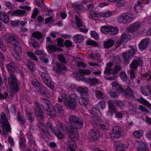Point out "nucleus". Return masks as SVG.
<instances>
[{
	"instance_id": "052dcab7",
	"label": "nucleus",
	"mask_w": 151,
	"mask_h": 151,
	"mask_svg": "<svg viewBox=\"0 0 151 151\" xmlns=\"http://www.w3.org/2000/svg\"><path fill=\"white\" fill-rule=\"evenodd\" d=\"M26 139L24 137H22L19 141V145L20 146L24 147H26Z\"/></svg>"
},
{
	"instance_id": "c03bdc74",
	"label": "nucleus",
	"mask_w": 151,
	"mask_h": 151,
	"mask_svg": "<svg viewBox=\"0 0 151 151\" xmlns=\"http://www.w3.org/2000/svg\"><path fill=\"white\" fill-rule=\"evenodd\" d=\"M32 83L33 86L36 89H39L41 85L40 83L36 79L34 78L32 81Z\"/></svg>"
},
{
	"instance_id": "6ab92c4d",
	"label": "nucleus",
	"mask_w": 151,
	"mask_h": 151,
	"mask_svg": "<svg viewBox=\"0 0 151 151\" xmlns=\"http://www.w3.org/2000/svg\"><path fill=\"white\" fill-rule=\"evenodd\" d=\"M91 73V72L88 69H79L78 73H76V77L78 78L79 80L83 79L85 78L84 75H89Z\"/></svg>"
},
{
	"instance_id": "a211bd4d",
	"label": "nucleus",
	"mask_w": 151,
	"mask_h": 151,
	"mask_svg": "<svg viewBox=\"0 0 151 151\" xmlns=\"http://www.w3.org/2000/svg\"><path fill=\"white\" fill-rule=\"evenodd\" d=\"M39 89V92L42 96L47 98H50L51 96V93L47 87L42 86Z\"/></svg>"
},
{
	"instance_id": "13d9d810",
	"label": "nucleus",
	"mask_w": 151,
	"mask_h": 151,
	"mask_svg": "<svg viewBox=\"0 0 151 151\" xmlns=\"http://www.w3.org/2000/svg\"><path fill=\"white\" fill-rule=\"evenodd\" d=\"M82 5L81 4L75 3L73 4L72 7L75 9H78L80 10L82 9Z\"/></svg>"
},
{
	"instance_id": "58836bf2",
	"label": "nucleus",
	"mask_w": 151,
	"mask_h": 151,
	"mask_svg": "<svg viewBox=\"0 0 151 151\" xmlns=\"http://www.w3.org/2000/svg\"><path fill=\"white\" fill-rule=\"evenodd\" d=\"M75 19L76 26L78 27H86L85 25L83 24L81 20L78 17L75 16Z\"/></svg>"
},
{
	"instance_id": "9d476101",
	"label": "nucleus",
	"mask_w": 151,
	"mask_h": 151,
	"mask_svg": "<svg viewBox=\"0 0 151 151\" xmlns=\"http://www.w3.org/2000/svg\"><path fill=\"white\" fill-rule=\"evenodd\" d=\"M41 76L43 82L47 86L51 88H54V83L46 72H42L41 73Z\"/></svg>"
},
{
	"instance_id": "864d4df0",
	"label": "nucleus",
	"mask_w": 151,
	"mask_h": 151,
	"mask_svg": "<svg viewBox=\"0 0 151 151\" xmlns=\"http://www.w3.org/2000/svg\"><path fill=\"white\" fill-rule=\"evenodd\" d=\"M119 76L121 79L123 81H126L127 76L124 71L121 72L119 74Z\"/></svg>"
},
{
	"instance_id": "a878e982",
	"label": "nucleus",
	"mask_w": 151,
	"mask_h": 151,
	"mask_svg": "<svg viewBox=\"0 0 151 151\" xmlns=\"http://www.w3.org/2000/svg\"><path fill=\"white\" fill-rule=\"evenodd\" d=\"M56 67L54 68V70L59 74H60L62 71L66 70L67 69L66 66L63 65L58 62L56 63Z\"/></svg>"
},
{
	"instance_id": "3c124183",
	"label": "nucleus",
	"mask_w": 151,
	"mask_h": 151,
	"mask_svg": "<svg viewBox=\"0 0 151 151\" xmlns=\"http://www.w3.org/2000/svg\"><path fill=\"white\" fill-rule=\"evenodd\" d=\"M78 118L76 116L72 115L69 118V123L71 124H74Z\"/></svg>"
},
{
	"instance_id": "f704fd0d",
	"label": "nucleus",
	"mask_w": 151,
	"mask_h": 151,
	"mask_svg": "<svg viewBox=\"0 0 151 151\" xmlns=\"http://www.w3.org/2000/svg\"><path fill=\"white\" fill-rule=\"evenodd\" d=\"M84 39L83 36L81 35L76 34L73 37V41L76 43L83 42Z\"/></svg>"
},
{
	"instance_id": "680f3d73",
	"label": "nucleus",
	"mask_w": 151,
	"mask_h": 151,
	"mask_svg": "<svg viewBox=\"0 0 151 151\" xmlns=\"http://www.w3.org/2000/svg\"><path fill=\"white\" fill-rule=\"evenodd\" d=\"M91 37L95 40H98L99 39V36L97 33L94 31H91L90 32Z\"/></svg>"
},
{
	"instance_id": "f3484780",
	"label": "nucleus",
	"mask_w": 151,
	"mask_h": 151,
	"mask_svg": "<svg viewBox=\"0 0 151 151\" xmlns=\"http://www.w3.org/2000/svg\"><path fill=\"white\" fill-rule=\"evenodd\" d=\"M150 42V39L148 37L142 39L138 45L139 50L142 51H144L149 46Z\"/></svg>"
},
{
	"instance_id": "f257e3e1",
	"label": "nucleus",
	"mask_w": 151,
	"mask_h": 151,
	"mask_svg": "<svg viewBox=\"0 0 151 151\" xmlns=\"http://www.w3.org/2000/svg\"><path fill=\"white\" fill-rule=\"evenodd\" d=\"M90 113L92 115V116L95 118L92 123L93 127L104 131L106 132L109 130L110 126L108 124L101 123L100 121V117L101 115V113L95 106L92 107L90 110Z\"/></svg>"
},
{
	"instance_id": "473e14b6",
	"label": "nucleus",
	"mask_w": 151,
	"mask_h": 151,
	"mask_svg": "<svg viewBox=\"0 0 151 151\" xmlns=\"http://www.w3.org/2000/svg\"><path fill=\"white\" fill-rule=\"evenodd\" d=\"M84 123V122L83 119L78 117L74 124L75 126V127L77 129H81Z\"/></svg>"
},
{
	"instance_id": "c9c22d12",
	"label": "nucleus",
	"mask_w": 151,
	"mask_h": 151,
	"mask_svg": "<svg viewBox=\"0 0 151 151\" xmlns=\"http://www.w3.org/2000/svg\"><path fill=\"white\" fill-rule=\"evenodd\" d=\"M26 13V12L24 10H21L20 9L16 10L13 11L12 13V15L22 16Z\"/></svg>"
},
{
	"instance_id": "774afa93",
	"label": "nucleus",
	"mask_w": 151,
	"mask_h": 151,
	"mask_svg": "<svg viewBox=\"0 0 151 151\" xmlns=\"http://www.w3.org/2000/svg\"><path fill=\"white\" fill-rule=\"evenodd\" d=\"M72 45V42L70 40H66L64 43V45L66 48L70 47Z\"/></svg>"
},
{
	"instance_id": "2f4dec72",
	"label": "nucleus",
	"mask_w": 151,
	"mask_h": 151,
	"mask_svg": "<svg viewBox=\"0 0 151 151\" xmlns=\"http://www.w3.org/2000/svg\"><path fill=\"white\" fill-rule=\"evenodd\" d=\"M27 139H28L29 144L30 146H34L35 147L37 146L36 141L33 137L32 135L31 134L29 133L27 136Z\"/></svg>"
},
{
	"instance_id": "dca6fc26",
	"label": "nucleus",
	"mask_w": 151,
	"mask_h": 151,
	"mask_svg": "<svg viewBox=\"0 0 151 151\" xmlns=\"http://www.w3.org/2000/svg\"><path fill=\"white\" fill-rule=\"evenodd\" d=\"M63 111V105L59 103L56 104L54 107H52V112H50L49 115L53 117L56 115V113H61Z\"/></svg>"
},
{
	"instance_id": "e433bc0d",
	"label": "nucleus",
	"mask_w": 151,
	"mask_h": 151,
	"mask_svg": "<svg viewBox=\"0 0 151 151\" xmlns=\"http://www.w3.org/2000/svg\"><path fill=\"white\" fill-rule=\"evenodd\" d=\"M86 82L91 86H93L99 83L98 80L96 78H88Z\"/></svg>"
},
{
	"instance_id": "72a5a7b5",
	"label": "nucleus",
	"mask_w": 151,
	"mask_h": 151,
	"mask_svg": "<svg viewBox=\"0 0 151 151\" xmlns=\"http://www.w3.org/2000/svg\"><path fill=\"white\" fill-rule=\"evenodd\" d=\"M118 29L112 26L109 27L108 28V32L110 35H114L116 34L118 32Z\"/></svg>"
},
{
	"instance_id": "79ce46f5",
	"label": "nucleus",
	"mask_w": 151,
	"mask_h": 151,
	"mask_svg": "<svg viewBox=\"0 0 151 151\" xmlns=\"http://www.w3.org/2000/svg\"><path fill=\"white\" fill-rule=\"evenodd\" d=\"M20 114V112H18V115H17V120L19 123L20 124L22 125H24L26 123V119L24 117H22L19 114Z\"/></svg>"
},
{
	"instance_id": "423d86ee",
	"label": "nucleus",
	"mask_w": 151,
	"mask_h": 151,
	"mask_svg": "<svg viewBox=\"0 0 151 151\" xmlns=\"http://www.w3.org/2000/svg\"><path fill=\"white\" fill-rule=\"evenodd\" d=\"M1 116L0 122L3 130H5L7 132L10 133L11 132L10 124L6 114L4 113H2Z\"/></svg>"
},
{
	"instance_id": "e2e57ef3",
	"label": "nucleus",
	"mask_w": 151,
	"mask_h": 151,
	"mask_svg": "<svg viewBox=\"0 0 151 151\" xmlns=\"http://www.w3.org/2000/svg\"><path fill=\"white\" fill-rule=\"evenodd\" d=\"M86 44L87 45H91L94 47L97 46L98 45L97 42L91 40L87 41L86 42Z\"/></svg>"
},
{
	"instance_id": "de8ad7c7",
	"label": "nucleus",
	"mask_w": 151,
	"mask_h": 151,
	"mask_svg": "<svg viewBox=\"0 0 151 151\" xmlns=\"http://www.w3.org/2000/svg\"><path fill=\"white\" fill-rule=\"evenodd\" d=\"M122 70L121 67L118 65H116L115 66L114 70L112 72V74H117L119 71Z\"/></svg>"
},
{
	"instance_id": "c756f323",
	"label": "nucleus",
	"mask_w": 151,
	"mask_h": 151,
	"mask_svg": "<svg viewBox=\"0 0 151 151\" xmlns=\"http://www.w3.org/2000/svg\"><path fill=\"white\" fill-rule=\"evenodd\" d=\"M114 43V40L111 39H109L104 42V47L105 48L109 49L112 47L113 46Z\"/></svg>"
},
{
	"instance_id": "5fc2aeb1",
	"label": "nucleus",
	"mask_w": 151,
	"mask_h": 151,
	"mask_svg": "<svg viewBox=\"0 0 151 151\" xmlns=\"http://www.w3.org/2000/svg\"><path fill=\"white\" fill-rule=\"evenodd\" d=\"M115 103L116 104V106L121 109H122L125 106L124 103L122 101H116Z\"/></svg>"
},
{
	"instance_id": "f03ea898",
	"label": "nucleus",
	"mask_w": 151,
	"mask_h": 151,
	"mask_svg": "<svg viewBox=\"0 0 151 151\" xmlns=\"http://www.w3.org/2000/svg\"><path fill=\"white\" fill-rule=\"evenodd\" d=\"M77 96L75 93H72L68 96L67 94L63 93L61 97L64 98V104L68 109L75 110L77 108V102L76 98Z\"/></svg>"
},
{
	"instance_id": "8fccbe9b",
	"label": "nucleus",
	"mask_w": 151,
	"mask_h": 151,
	"mask_svg": "<svg viewBox=\"0 0 151 151\" xmlns=\"http://www.w3.org/2000/svg\"><path fill=\"white\" fill-rule=\"evenodd\" d=\"M111 2H117L116 6L117 7H121L124 5V2L123 0H110Z\"/></svg>"
},
{
	"instance_id": "2eb2a0df",
	"label": "nucleus",
	"mask_w": 151,
	"mask_h": 151,
	"mask_svg": "<svg viewBox=\"0 0 151 151\" xmlns=\"http://www.w3.org/2000/svg\"><path fill=\"white\" fill-rule=\"evenodd\" d=\"M46 49L49 54H53L57 52H62L63 49L58 47L56 45L49 44L46 46Z\"/></svg>"
},
{
	"instance_id": "c85d7f7f",
	"label": "nucleus",
	"mask_w": 151,
	"mask_h": 151,
	"mask_svg": "<svg viewBox=\"0 0 151 151\" xmlns=\"http://www.w3.org/2000/svg\"><path fill=\"white\" fill-rule=\"evenodd\" d=\"M32 35V37L35 39L38 40L41 39V42H42V39L43 38V35L42 32L39 31H36L33 32Z\"/></svg>"
},
{
	"instance_id": "ddd939ff",
	"label": "nucleus",
	"mask_w": 151,
	"mask_h": 151,
	"mask_svg": "<svg viewBox=\"0 0 151 151\" xmlns=\"http://www.w3.org/2000/svg\"><path fill=\"white\" fill-rule=\"evenodd\" d=\"M88 136L89 139L92 141L98 140L100 136L99 132L95 129L89 130L88 132Z\"/></svg>"
},
{
	"instance_id": "412c9836",
	"label": "nucleus",
	"mask_w": 151,
	"mask_h": 151,
	"mask_svg": "<svg viewBox=\"0 0 151 151\" xmlns=\"http://www.w3.org/2000/svg\"><path fill=\"white\" fill-rule=\"evenodd\" d=\"M114 146L116 148L115 151H126L125 149L127 147V145L123 144L116 141L114 142Z\"/></svg>"
},
{
	"instance_id": "6e6d98bb",
	"label": "nucleus",
	"mask_w": 151,
	"mask_h": 151,
	"mask_svg": "<svg viewBox=\"0 0 151 151\" xmlns=\"http://www.w3.org/2000/svg\"><path fill=\"white\" fill-rule=\"evenodd\" d=\"M58 46L59 47H63L64 45V40L61 38H58L57 39Z\"/></svg>"
},
{
	"instance_id": "ea45409f",
	"label": "nucleus",
	"mask_w": 151,
	"mask_h": 151,
	"mask_svg": "<svg viewBox=\"0 0 151 151\" xmlns=\"http://www.w3.org/2000/svg\"><path fill=\"white\" fill-rule=\"evenodd\" d=\"M6 68L9 72L12 73L15 70V65L12 62H10L6 65Z\"/></svg>"
},
{
	"instance_id": "cd10ccee",
	"label": "nucleus",
	"mask_w": 151,
	"mask_h": 151,
	"mask_svg": "<svg viewBox=\"0 0 151 151\" xmlns=\"http://www.w3.org/2000/svg\"><path fill=\"white\" fill-rule=\"evenodd\" d=\"M18 42V40L17 38L15 35L10 34L6 39V42L8 43H12V42Z\"/></svg>"
},
{
	"instance_id": "37998d69",
	"label": "nucleus",
	"mask_w": 151,
	"mask_h": 151,
	"mask_svg": "<svg viewBox=\"0 0 151 151\" xmlns=\"http://www.w3.org/2000/svg\"><path fill=\"white\" fill-rule=\"evenodd\" d=\"M143 130L140 129L134 132L133 133V135L136 138H139L143 135Z\"/></svg>"
},
{
	"instance_id": "393cba45",
	"label": "nucleus",
	"mask_w": 151,
	"mask_h": 151,
	"mask_svg": "<svg viewBox=\"0 0 151 151\" xmlns=\"http://www.w3.org/2000/svg\"><path fill=\"white\" fill-rule=\"evenodd\" d=\"M77 140L71 139L68 141L67 144V151H76V144L75 141ZM80 151H82L81 150Z\"/></svg>"
},
{
	"instance_id": "7ed1b4c3",
	"label": "nucleus",
	"mask_w": 151,
	"mask_h": 151,
	"mask_svg": "<svg viewBox=\"0 0 151 151\" xmlns=\"http://www.w3.org/2000/svg\"><path fill=\"white\" fill-rule=\"evenodd\" d=\"M112 84L113 89L123 93L125 96L128 99H132L134 97L133 91L129 86H127L126 88V90H125L117 82H113Z\"/></svg>"
},
{
	"instance_id": "f8f14e48",
	"label": "nucleus",
	"mask_w": 151,
	"mask_h": 151,
	"mask_svg": "<svg viewBox=\"0 0 151 151\" xmlns=\"http://www.w3.org/2000/svg\"><path fill=\"white\" fill-rule=\"evenodd\" d=\"M122 129L120 126H115L112 129V133L109 134V136L112 139L118 138L119 137Z\"/></svg>"
},
{
	"instance_id": "09e8293b",
	"label": "nucleus",
	"mask_w": 151,
	"mask_h": 151,
	"mask_svg": "<svg viewBox=\"0 0 151 151\" xmlns=\"http://www.w3.org/2000/svg\"><path fill=\"white\" fill-rule=\"evenodd\" d=\"M58 58L59 61L63 64H65L66 63V61L65 58L64 56L62 54H59L58 55Z\"/></svg>"
},
{
	"instance_id": "0eeeda50",
	"label": "nucleus",
	"mask_w": 151,
	"mask_h": 151,
	"mask_svg": "<svg viewBox=\"0 0 151 151\" xmlns=\"http://www.w3.org/2000/svg\"><path fill=\"white\" fill-rule=\"evenodd\" d=\"M9 87L14 92H18L19 90V87L17 76L14 75H11L8 78Z\"/></svg>"
},
{
	"instance_id": "a19ab883",
	"label": "nucleus",
	"mask_w": 151,
	"mask_h": 151,
	"mask_svg": "<svg viewBox=\"0 0 151 151\" xmlns=\"http://www.w3.org/2000/svg\"><path fill=\"white\" fill-rule=\"evenodd\" d=\"M106 104L104 101H99L96 105L95 106L96 108L99 110L100 112L101 109H103L104 107H105Z\"/></svg>"
},
{
	"instance_id": "7c9ffc66",
	"label": "nucleus",
	"mask_w": 151,
	"mask_h": 151,
	"mask_svg": "<svg viewBox=\"0 0 151 151\" xmlns=\"http://www.w3.org/2000/svg\"><path fill=\"white\" fill-rule=\"evenodd\" d=\"M79 102L80 104L82 106H87L89 102V97H81L79 100Z\"/></svg>"
},
{
	"instance_id": "0e129e2a",
	"label": "nucleus",
	"mask_w": 151,
	"mask_h": 151,
	"mask_svg": "<svg viewBox=\"0 0 151 151\" xmlns=\"http://www.w3.org/2000/svg\"><path fill=\"white\" fill-rule=\"evenodd\" d=\"M108 108L109 110L116 112V107L112 103H111L109 104Z\"/></svg>"
},
{
	"instance_id": "338daca9",
	"label": "nucleus",
	"mask_w": 151,
	"mask_h": 151,
	"mask_svg": "<svg viewBox=\"0 0 151 151\" xmlns=\"http://www.w3.org/2000/svg\"><path fill=\"white\" fill-rule=\"evenodd\" d=\"M76 65L78 68L81 67L85 68L86 67L87 65L82 62L79 61L77 63Z\"/></svg>"
},
{
	"instance_id": "1a4fd4ad",
	"label": "nucleus",
	"mask_w": 151,
	"mask_h": 151,
	"mask_svg": "<svg viewBox=\"0 0 151 151\" xmlns=\"http://www.w3.org/2000/svg\"><path fill=\"white\" fill-rule=\"evenodd\" d=\"M130 49L128 51L123 52L122 55L123 58L125 60V63L127 64L129 63L130 59L134 56L137 51L132 46H130Z\"/></svg>"
},
{
	"instance_id": "4d7b16f0",
	"label": "nucleus",
	"mask_w": 151,
	"mask_h": 151,
	"mask_svg": "<svg viewBox=\"0 0 151 151\" xmlns=\"http://www.w3.org/2000/svg\"><path fill=\"white\" fill-rule=\"evenodd\" d=\"M27 66L28 68L31 71H34L35 70V65L32 63L30 62H27Z\"/></svg>"
},
{
	"instance_id": "b1692460",
	"label": "nucleus",
	"mask_w": 151,
	"mask_h": 151,
	"mask_svg": "<svg viewBox=\"0 0 151 151\" xmlns=\"http://www.w3.org/2000/svg\"><path fill=\"white\" fill-rule=\"evenodd\" d=\"M131 37L129 34H123L119 38L118 43L119 44H123L128 42L131 38Z\"/></svg>"
},
{
	"instance_id": "4468645a",
	"label": "nucleus",
	"mask_w": 151,
	"mask_h": 151,
	"mask_svg": "<svg viewBox=\"0 0 151 151\" xmlns=\"http://www.w3.org/2000/svg\"><path fill=\"white\" fill-rule=\"evenodd\" d=\"M53 132L57 138L60 140L63 139L65 137V134L64 133V128L63 127L60 126V128L55 127L53 128Z\"/></svg>"
},
{
	"instance_id": "20e7f679",
	"label": "nucleus",
	"mask_w": 151,
	"mask_h": 151,
	"mask_svg": "<svg viewBox=\"0 0 151 151\" xmlns=\"http://www.w3.org/2000/svg\"><path fill=\"white\" fill-rule=\"evenodd\" d=\"M65 130L69 138L71 139L78 140L79 136L78 129L74 126L67 125L65 127Z\"/></svg>"
},
{
	"instance_id": "bf43d9fd",
	"label": "nucleus",
	"mask_w": 151,
	"mask_h": 151,
	"mask_svg": "<svg viewBox=\"0 0 151 151\" xmlns=\"http://www.w3.org/2000/svg\"><path fill=\"white\" fill-rule=\"evenodd\" d=\"M39 11L37 8H35L33 10V13L31 16V18L33 19H35L38 16Z\"/></svg>"
},
{
	"instance_id": "69168bd1",
	"label": "nucleus",
	"mask_w": 151,
	"mask_h": 151,
	"mask_svg": "<svg viewBox=\"0 0 151 151\" xmlns=\"http://www.w3.org/2000/svg\"><path fill=\"white\" fill-rule=\"evenodd\" d=\"M111 15V12L109 11L105 12H103L101 14V16L103 17H110Z\"/></svg>"
},
{
	"instance_id": "39448f33",
	"label": "nucleus",
	"mask_w": 151,
	"mask_h": 151,
	"mask_svg": "<svg viewBox=\"0 0 151 151\" xmlns=\"http://www.w3.org/2000/svg\"><path fill=\"white\" fill-rule=\"evenodd\" d=\"M143 65V60L139 58L137 59H134L131 62L129 67L130 68V77L132 80L135 78L134 71L137 70L138 66L142 67Z\"/></svg>"
},
{
	"instance_id": "4be33fe9",
	"label": "nucleus",
	"mask_w": 151,
	"mask_h": 151,
	"mask_svg": "<svg viewBox=\"0 0 151 151\" xmlns=\"http://www.w3.org/2000/svg\"><path fill=\"white\" fill-rule=\"evenodd\" d=\"M77 91L79 92L81 97H89L88 91L87 88L83 87H79L77 89Z\"/></svg>"
},
{
	"instance_id": "9b49d317",
	"label": "nucleus",
	"mask_w": 151,
	"mask_h": 151,
	"mask_svg": "<svg viewBox=\"0 0 151 151\" xmlns=\"http://www.w3.org/2000/svg\"><path fill=\"white\" fill-rule=\"evenodd\" d=\"M34 103L35 106V113L37 119L40 121H43L44 113L42 109L40 107L38 102L35 101Z\"/></svg>"
},
{
	"instance_id": "a18cd8bd",
	"label": "nucleus",
	"mask_w": 151,
	"mask_h": 151,
	"mask_svg": "<svg viewBox=\"0 0 151 151\" xmlns=\"http://www.w3.org/2000/svg\"><path fill=\"white\" fill-rule=\"evenodd\" d=\"M95 93L96 96L97 98L104 99H106V97L101 91H95Z\"/></svg>"
},
{
	"instance_id": "6e6552de",
	"label": "nucleus",
	"mask_w": 151,
	"mask_h": 151,
	"mask_svg": "<svg viewBox=\"0 0 151 151\" xmlns=\"http://www.w3.org/2000/svg\"><path fill=\"white\" fill-rule=\"evenodd\" d=\"M134 17V15L131 12H128L118 17L117 20L120 23L125 24L132 22Z\"/></svg>"
},
{
	"instance_id": "4c0bfd02",
	"label": "nucleus",
	"mask_w": 151,
	"mask_h": 151,
	"mask_svg": "<svg viewBox=\"0 0 151 151\" xmlns=\"http://www.w3.org/2000/svg\"><path fill=\"white\" fill-rule=\"evenodd\" d=\"M148 148L147 145L143 142H139L137 147L138 151H142L145 150V149H148Z\"/></svg>"
},
{
	"instance_id": "5701e85b",
	"label": "nucleus",
	"mask_w": 151,
	"mask_h": 151,
	"mask_svg": "<svg viewBox=\"0 0 151 151\" xmlns=\"http://www.w3.org/2000/svg\"><path fill=\"white\" fill-rule=\"evenodd\" d=\"M141 23L139 22H136L132 25L127 28V29L129 31L132 32H134L137 31L139 28Z\"/></svg>"
},
{
	"instance_id": "49530a36",
	"label": "nucleus",
	"mask_w": 151,
	"mask_h": 151,
	"mask_svg": "<svg viewBox=\"0 0 151 151\" xmlns=\"http://www.w3.org/2000/svg\"><path fill=\"white\" fill-rule=\"evenodd\" d=\"M26 114L29 121L32 123L35 120V118L33 114L29 111H26Z\"/></svg>"
},
{
	"instance_id": "603ef678",
	"label": "nucleus",
	"mask_w": 151,
	"mask_h": 151,
	"mask_svg": "<svg viewBox=\"0 0 151 151\" xmlns=\"http://www.w3.org/2000/svg\"><path fill=\"white\" fill-rule=\"evenodd\" d=\"M27 54L28 56L33 60L35 61H37L38 60V59L37 57L35 55L34 53L29 51L27 52Z\"/></svg>"
},
{
	"instance_id": "aec40b11",
	"label": "nucleus",
	"mask_w": 151,
	"mask_h": 151,
	"mask_svg": "<svg viewBox=\"0 0 151 151\" xmlns=\"http://www.w3.org/2000/svg\"><path fill=\"white\" fill-rule=\"evenodd\" d=\"M41 101L42 105L43 106V109L47 111L52 112L51 109L49 106V101L47 99L42 98L41 99Z\"/></svg>"
},
{
	"instance_id": "bb28decb",
	"label": "nucleus",
	"mask_w": 151,
	"mask_h": 151,
	"mask_svg": "<svg viewBox=\"0 0 151 151\" xmlns=\"http://www.w3.org/2000/svg\"><path fill=\"white\" fill-rule=\"evenodd\" d=\"M0 19L5 24L8 23L10 21L9 17L4 11L0 12Z\"/></svg>"
}]
</instances>
